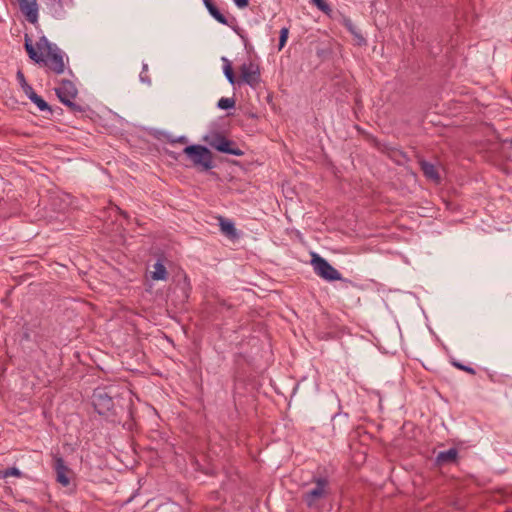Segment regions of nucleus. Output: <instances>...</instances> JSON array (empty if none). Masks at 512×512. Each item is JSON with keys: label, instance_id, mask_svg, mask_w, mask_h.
<instances>
[{"label": "nucleus", "instance_id": "23", "mask_svg": "<svg viewBox=\"0 0 512 512\" xmlns=\"http://www.w3.org/2000/svg\"><path fill=\"white\" fill-rule=\"evenodd\" d=\"M218 108L227 110L235 107V100L233 98H221L217 103Z\"/></svg>", "mask_w": 512, "mask_h": 512}, {"label": "nucleus", "instance_id": "2", "mask_svg": "<svg viewBox=\"0 0 512 512\" xmlns=\"http://www.w3.org/2000/svg\"><path fill=\"white\" fill-rule=\"evenodd\" d=\"M92 403L99 415L112 416L116 415V405L119 399L115 400L111 389L97 388L92 395Z\"/></svg>", "mask_w": 512, "mask_h": 512}, {"label": "nucleus", "instance_id": "12", "mask_svg": "<svg viewBox=\"0 0 512 512\" xmlns=\"http://www.w3.org/2000/svg\"><path fill=\"white\" fill-rule=\"evenodd\" d=\"M25 50L31 60H33L37 64H41L42 61H44V54L38 53L35 49V47L32 44V41L30 37L26 34L25 35V43H24Z\"/></svg>", "mask_w": 512, "mask_h": 512}, {"label": "nucleus", "instance_id": "9", "mask_svg": "<svg viewBox=\"0 0 512 512\" xmlns=\"http://www.w3.org/2000/svg\"><path fill=\"white\" fill-rule=\"evenodd\" d=\"M20 11L26 16V19L34 24L38 20V4L36 0H17Z\"/></svg>", "mask_w": 512, "mask_h": 512}, {"label": "nucleus", "instance_id": "22", "mask_svg": "<svg viewBox=\"0 0 512 512\" xmlns=\"http://www.w3.org/2000/svg\"><path fill=\"white\" fill-rule=\"evenodd\" d=\"M56 44L50 43L45 36H42L37 42V48L45 53L56 47Z\"/></svg>", "mask_w": 512, "mask_h": 512}, {"label": "nucleus", "instance_id": "20", "mask_svg": "<svg viewBox=\"0 0 512 512\" xmlns=\"http://www.w3.org/2000/svg\"><path fill=\"white\" fill-rule=\"evenodd\" d=\"M222 61L224 63L223 70L225 77L227 78L230 84L234 85L236 83V77L233 72L231 62L225 57L222 58Z\"/></svg>", "mask_w": 512, "mask_h": 512}, {"label": "nucleus", "instance_id": "17", "mask_svg": "<svg viewBox=\"0 0 512 512\" xmlns=\"http://www.w3.org/2000/svg\"><path fill=\"white\" fill-rule=\"evenodd\" d=\"M344 26L354 36L358 45L366 43V40L362 36L360 30L354 25V23L350 19L344 20Z\"/></svg>", "mask_w": 512, "mask_h": 512}, {"label": "nucleus", "instance_id": "10", "mask_svg": "<svg viewBox=\"0 0 512 512\" xmlns=\"http://www.w3.org/2000/svg\"><path fill=\"white\" fill-rule=\"evenodd\" d=\"M419 165H420L421 171L423 172L424 176L428 180H431L436 184L440 183V181H441L440 174H439L436 166L433 163H430L424 159H420Z\"/></svg>", "mask_w": 512, "mask_h": 512}, {"label": "nucleus", "instance_id": "5", "mask_svg": "<svg viewBox=\"0 0 512 512\" xmlns=\"http://www.w3.org/2000/svg\"><path fill=\"white\" fill-rule=\"evenodd\" d=\"M41 64L48 67L57 75L64 73L65 63L63 51L58 46L52 48L50 51L46 52L44 61H42Z\"/></svg>", "mask_w": 512, "mask_h": 512}, {"label": "nucleus", "instance_id": "3", "mask_svg": "<svg viewBox=\"0 0 512 512\" xmlns=\"http://www.w3.org/2000/svg\"><path fill=\"white\" fill-rule=\"evenodd\" d=\"M311 264L313 265L314 272L326 281L350 282L347 279H343L341 273L336 268H334L326 259L316 253L312 254Z\"/></svg>", "mask_w": 512, "mask_h": 512}, {"label": "nucleus", "instance_id": "19", "mask_svg": "<svg viewBox=\"0 0 512 512\" xmlns=\"http://www.w3.org/2000/svg\"><path fill=\"white\" fill-rule=\"evenodd\" d=\"M153 267H154V271L152 272L153 280H165L167 278V270H166L165 266L160 261H157Z\"/></svg>", "mask_w": 512, "mask_h": 512}, {"label": "nucleus", "instance_id": "13", "mask_svg": "<svg viewBox=\"0 0 512 512\" xmlns=\"http://www.w3.org/2000/svg\"><path fill=\"white\" fill-rule=\"evenodd\" d=\"M219 225L221 232L230 239L238 237L235 225L232 221L219 217Z\"/></svg>", "mask_w": 512, "mask_h": 512}, {"label": "nucleus", "instance_id": "25", "mask_svg": "<svg viewBox=\"0 0 512 512\" xmlns=\"http://www.w3.org/2000/svg\"><path fill=\"white\" fill-rule=\"evenodd\" d=\"M452 365L456 368H458L459 370H462V371H465L471 375H475L476 374V370L470 366H467V365H464L458 361H452Z\"/></svg>", "mask_w": 512, "mask_h": 512}, {"label": "nucleus", "instance_id": "28", "mask_svg": "<svg viewBox=\"0 0 512 512\" xmlns=\"http://www.w3.org/2000/svg\"><path fill=\"white\" fill-rule=\"evenodd\" d=\"M4 475H6V477H9V476L21 477L22 472L16 467H10V468L5 469Z\"/></svg>", "mask_w": 512, "mask_h": 512}, {"label": "nucleus", "instance_id": "31", "mask_svg": "<svg viewBox=\"0 0 512 512\" xmlns=\"http://www.w3.org/2000/svg\"><path fill=\"white\" fill-rule=\"evenodd\" d=\"M5 470H0V479L7 478L6 475H4Z\"/></svg>", "mask_w": 512, "mask_h": 512}, {"label": "nucleus", "instance_id": "32", "mask_svg": "<svg viewBox=\"0 0 512 512\" xmlns=\"http://www.w3.org/2000/svg\"><path fill=\"white\" fill-rule=\"evenodd\" d=\"M184 285L189 286L188 278L186 275L184 276Z\"/></svg>", "mask_w": 512, "mask_h": 512}, {"label": "nucleus", "instance_id": "1", "mask_svg": "<svg viewBox=\"0 0 512 512\" xmlns=\"http://www.w3.org/2000/svg\"><path fill=\"white\" fill-rule=\"evenodd\" d=\"M183 153L192 165L201 171H208L214 167L212 152L203 145L193 144L186 146Z\"/></svg>", "mask_w": 512, "mask_h": 512}, {"label": "nucleus", "instance_id": "21", "mask_svg": "<svg viewBox=\"0 0 512 512\" xmlns=\"http://www.w3.org/2000/svg\"><path fill=\"white\" fill-rule=\"evenodd\" d=\"M16 77L22 90L24 91L27 97L31 95L33 92H35L33 88L27 83L25 76L21 70L17 72Z\"/></svg>", "mask_w": 512, "mask_h": 512}, {"label": "nucleus", "instance_id": "15", "mask_svg": "<svg viewBox=\"0 0 512 512\" xmlns=\"http://www.w3.org/2000/svg\"><path fill=\"white\" fill-rule=\"evenodd\" d=\"M458 456V451L455 448H450L446 451H441L436 457V462L439 465L455 462Z\"/></svg>", "mask_w": 512, "mask_h": 512}, {"label": "nucleus", "instance_id": "4", "mask_svg": "<svg viewBox=\"0 0 512 512\" xmlns=\"http://www.w3.org/2000/svg\"><path fill=\"white\" fill-rule=\"evenodd\" d=\"M55 92L59 100L69 107L73 112H83V108L74 103L72 100L77 96V88L70 80H62L61 85L55 88Z\"/></svg>", "mask_w": 512, "mask_h": 512}, {"label": "nucleus", "instance_id": "24", "mask_svg": "<svg viewBox=\"0 0 512 512\" xmlns=\"http://www.w3.org/2000/svg\"><path fill=\"white\" fill-rule=\"evenodd\" d=\"M288 34H289V29L287 27H283L280 30L279 45H278L279 50H281L286 45V42L288 39Z\"/></svg>", "mask_w": 512, "mask_h": 512}, {"label": "nucleus", "instance_id": "16", "mask_svg": "<svg viewBox=\"0 0 512 512\" xmlns=\"http://www.w3.org/2000/svg\"><path fill=\"white\" fill-rule=\"evenodd\" d=\"M220 152L234 156L244 155V152L237 147L236 143L228 138L225 140L224 145H221Z\"/></svg>", "mask_w": 512, "mask_h": 512}, {"label": "nucleus", "instance_id": "26", "mask_svg": "<svg viewBox=\"0 0 512 512\" xmlns=\"http://www.w3.org/2000/svg\"><path fill=\"white\" fill-rule=\"evenodd\" d=\"M311 1L322 12L328 13L331 11L330 6L325 2V0H311Z\"/></svg>", "mask_w": 512, "mask_h": 512}, {"label": "nucleus", "instance_id": "18", "mask_svg": "<svg viewBox=\"0 0 512 512\" xmlns=\"http://www.w3.org/2000/svg\"><path fill=\"white\" fill-rule=\"evenodd\" d=\"M28 98L39 108L40 111H48L50 113L52 112V109L49 106V104L36 92H33L31 95L28 96Z\"/></svg>", "mask_w": 512, "mask_h": 512}, {"label": "nucleus", "instance_id": "33", "mask_svg": "<svg viewBox=\"0 0 512 512\" xmlns=\"http://www.w3.org/2000/svg\"><path fill=\"white\" fill-rule=\"evenodd\" d=\"M509 143H510V146H511V148H512V139L509 141Z\"/></svg>", "mask_w": 512, "mask_h": 512}, {"label": "nucleus", "instance_id": "7", "mask_svg": "<svg viewBox=\"0 0 512 512\" xmlns=\"http://www.w3.org/2000/svg\"><path fill=\"white\" fill-rule=\"evenodd\" d=\"M314 482L316 486L303 495V500L308 507H314L327 493L328 480L326 478H316Z\"/></svg>", "mask_w": 512, "mask_h": 512}, {"label": "nucleus", "instance_id": "27", "mask_svg": "<svg viewBox=\"0 0 512 512\" xmlns=\"http://www.w3.org/2000/svg\"><path fill=\"white\" fill-rule=\"evenodd\" d=\"M147 71H148V65L147 64H143L142 71L140 73V80L143 83L150 84L151 83V79L147 75Z\"/></svg>", "mask_w": 512, "mask_h": 512}, {"label": "nucleus", "instance_id": "30", "mask_svg": "<svg viewBox=\"0 0 512 512\" xmlns=\"http://www.w3.org/2000/svg\"><path fill=\"white\" fill-rule=\"evenodd\" d=\"M169 141H170L171 143H176V142H178V143H187V142H188V139H187V137H186V136H180V137H178V138H176V139H169Z\"/></svg>", "mask_w": 512, "mask_h": 512}, {"label": "nucleus", "instance_id": "8", "mask_svg": "<svg viewBox=\"0 0 512 512\" xmlns=\"http://www.w3.org/2000/svg\"><path fill=\"white\" fill-rule=\"evenodd\" d=\"M53 468L56 473V481L62 486L67 487L70 484L69 475L72 471L65 464L64 459L58 454L53 455Z\"/></svg>", "mask_w": 512, "mask_h": 512}, {"label": "nucleus", "instance_id": "14", "mask_svg": "<svg viewBox=\"0 0 512 512\" xmlns=\"http://www.w3.org/2000/svg\"><path fill=\"white\" fill-rule=\"evenodd\" d=\"M227 138L218 132L212 133L204 137V141L212 148L220 152L221 145H224V142Z\"/></svg>", "mask_w": 512, "mask_h": 512}, {"label": "nucleus", "instance_id": "11", "mask_svg": "<svg viewBox=\"0 0 512 512\" xmlns=\"http://www.w3.org/2000/svg\"><path fill=\"white\" fill-rule=\"evenodd\" d=\"M205 7L207 8L210 15L219 23L223 25H228V20L226 16L221 13V11L217 8L213 0H203Z\"/></svg>", "mask_w": 512, "mask_h": 512}, {"label": "nucleus", "instance_id": "29", "mask_svg": "<svg viewBox=\"0 0 512 512\" xmlns=\"http://www.w3.org/2000/svg\"><path fill=\"white\" fill-rule=\"evenodd\" d=\"M238 8H245L249 5V0H233Z\"/></svg>", "mask_w": 512, "mask_h": 512}, {"label": "nucleus", "instance_id": "6", "mask_svg": "<svg viewBox=\"0 0 512 512\" xmlns=\"http://www.w3.org/2000/svg\"><path fill=\"white\" fill-rule=\"evenodd\" d=\"M241 80L252 88H256L261 81L259 65L253 61L244 62L240 66Z\"/></svg>", "mask_w": 512, "mask_h": 512}]
</instances>
